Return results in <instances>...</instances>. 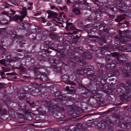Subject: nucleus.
I'll return each instance as SVG.
<instances>
[{
    "label": "nucleus",
    "instance_id": "nucleus-1",
    "mask_svg": "<svg viewBox=\"0 0 131 131\" xmlns=\"http://www.w3.org/2000/svg\"><path fill=\"white\" fill-rule=\"evenodd\" d=\"M97 83H95V82H93V83H90L87 84V88H86L85 86L84 88H83L85 91V93H88V91L91 92L93 94L98 93L97 92L99 90V85L96 84Z\"/></svg>",
    "mask_w": 131,
    "mask_h": 131
},
{
    "label": "nucleus",
    "instance_id": "nucleus-2",
    "mask_svg": "<svg viewBox=\"0 0 131 131\" xmlns=\"http://www.w3.org/2000/svg\"><path fill=\"white\" fill-rule=\"evenodd\" d=\"M78 52L77 51H69L68 53V55L70 56L69 58L70 59H74L78 63L80 62H82L83 59L82 58L80 57H78L77 58L76 57H75L74 56V54L76 53H77Z\"/></svg>",
    "mask_w": 131,
    "mask_h": 131
},
{
    "label": "nucleus",
    "instance_id": "nucleus-3",
    "mask_svg": "<svg viewBox=\"0 0 131 131\" xmlns=\"http://www.w3.org/2000/svg\"><path fill=\"white\" fill-rule=\"evenodd\" d=\"M23 10L20 12V14L22 15L19 16H18L16 15L15 16H12V18L16 20H19L20 21H22L23 19L26 16V8L25 7H23Z\"/></svg>",
    "mask_w": 131,
    "mask_h": 131
},
{
    "label": "nucleus",
    "instance_id": "nucleus-4",
    "mask_svg": "<svg viewBox=\"0 0 131 131\" xmlns=\"http://www.w3.org/2000/svg\"><path fill=\"white\" fill-rule=\"evenodd\" d=\"M73 24L71 23H66V26L65 28L66 30L70 31L71 30H73V32H70L69 33L70 35H72L73 34H76L77 32L75 30L77 29L74 26L72 25Z\"/></svg>",
    "mask_w": 131,
    "mask_h": 131
},
{
    "label": "nucleus",
    "instance_id": "nucleus-5",
    "mask_svg": "<svg viewBox=\"0 0 131 131\" xmlns=\"http://www.w3.org/2000/svg\"><path fill=\"white\" fill-rule=\"evenodd\" d=\"M101 98V96L100 94L98 93L95 94L94 95L90 97L89 100L91 102L94 103L96 102L97 100H100Z\"/></svg>",
    "mask_w": 131,
    "mask_h": 131
},
{
    "label": "nucleus",
    "instance_id": "nucleus-6",
    "mask_svg": "<svg viewBox=\"0 0 131 131\" xmlns=\"http://www.w3.org/2000/svg\"><path fill=\"white\" fill-rule=\"evenodd\" d=\"M62 78L64 81L66 83L72 85H75V83L73 81H71L70 80V78L69 75H64L62 77Z\"/></svg>",
    "mask_w": 131,
    "mask_h": 131
},
{
    "label": "nucleus",
    "instance_id": "nucleus-7",
    "mask_svg": "<svg viewBox=\"0 0 131 131\" xmlns=\"http://www.w3.org/2000/svg\"><path fill=\"white\" fill-rule=\"evenodd\" d=\"M31 89L27 87L25 88V89L23 90L24 92L18 94V98L19 99H23L25 97L26 94L27 93L31 90Z\"/></svg>",
    "mask_w": 131,
    "mask_h": 131
},
{
    "label": "nucleus",
    "instance_id": "nucleus-8",
    "mask_svg": "<svg viewBox=\"0 0 131 131\" xmlns=\"http://www.w3.org/2000/svg\"><path fill=\"white\" fill-rule=\"evenodd\" d=\"M115 59V58L114 57L112 56H111L110 55L106 56L105 59L107 63H112L114 64H118V62L114 60Z\"/></svg>",
    "mask_w": 131,
    "mask_h": 131
},
{
    "label": "nucleus",
    "instance_id": "nucleus-9",
    "mask_svg": "<svg viewBox=\"0 0 131 131\" xmlns=\"http://www.w3.org/2000/svg\"><path fill=\"white\" fill-rule=\"evenodd\" d=\"M106 123L107 124V128L106 131H114L115 128L114 124L109 121H106Z\"/></svg>",
    "mask_w": 131,
    "mask_h": 131
},
{
    "label": "nucleus",
    "instance_id": "nucleus-10",
    "mask_svg": "<svg viewBox=\"0 0 131 131\" xmlns=\"http://www.w3.org/2000/svg\"><path fill=\"white\" fill-rule=\"evenodd\" d=\"M126 92V94L123 96L122 97L124 101H128L131 100V91Z\"/></svg>",
    "mask_w": 131,
    "mask_h": 131
},
{
    "label": "nucleus",
    "instance_id": "nucleus-11",
    "mask_svg": "<svg viewBox=\"0 0 131 131\" xmlns=\"http://www.w3.org/2000/svg\"><path fill=\"white\" fill-rule=\"evenodd\" d=\"M131 36L130 37L127 36H122V38L120 39V41L123 44L127 43L128 41L131 40Z\"/></svg>",
    "mask_w": 131,
    "mask_h": 131
},
{
    "label": "nucleus",
    "instance_id": "nucleus-12",
    "mask_svg": "<svg viewBox=\"0 0 131 131\" xmlns=\"http://www.w3.org/2000/svg\"><path fill=\"white\" fill-rule=\"evenodd\" d=\"M98 82V83H97L96 84H105L106 83V82L105 81V80L101 76H97V75L96 78V80H95V82Z\"/></svg>",
    "mask_w": 131,
    "mask_h": 131
},
{
    "label": "nucleus",
    "instance_id": "nucleus-13",
    "mask_svg": "<svg viewBox=\"0 0 131 131\" xmlns=\"http://www.w3.org/2000/svg\"><path fill=\"white\" fill-rule=\"evenodd\" d=\"M87 75L88 76V78L90 80V81H93L94 82H95V80H96L97 75L95 74V73L88 74Z\"/></svg>",
    "mask_w": 131,
    "mask_h": 131
},
{
    "label": "nucleus",
    "instance_id": "nucleus-14",
    "mask_svg": "<svg viewBox=\"0 0 131 131\" xmlns=\"http://www.w3.org/2000/svg\"><path fill=\"white\" fill-rule=\"evenodd\" d=\"M118 64L108 63L105 65L106 69L107 70L113 69L116 68L117 66L116 64Z\"/></svg>",
    "mask_w": 131,
    "mask_h": 131
},
{
    "label": "nucleus",
    "instance_id": "nucleus-15",
    "mask_svg": "<svg viewBox=\"0 0 131 131\" xmlns=\"http://www.w3.org/2000/svg\"><path fill=\"white\" fill-rule=\"evenodd\" d=\"M129 22L125 20L123 23H119L118 25L121 28H124L129 26Z\"/></svg>",
    "mask_w": 131,
    "mask_h": 131
},
{
    "label": "nucleus",
    "instance_id": "nucleus-16",
    "mask_svg": "<svg viewBox=\"0 0 131 131\" xmlns=\"http://www.w3.org/2000/svg\"><path fill=\"white\" fill-rule=\"evenodd\" d=\"M81 57L85 59H92V55L88 52H83L81 55Z\"/></svg>",
    "mask_w": 131,
    "mask_h": 131
},
{
    "label": "nucleus",
    "instance_id": "nucleus-17",
    "mask_svg": "<svg viewBox=\"0 0 131 131\" xmlns=\"http://www.w3.org/2000/svg\"><path fill=\"white\" fill-rule=\"evenodd\" d=\"M106 10L105 9L102 7L99 6L98 9H96L95 11V13H105Z\"/></svg>",
    "mask_w": 131,
    "mask_h": 131
},
{
    "label": "nucleus",
    "instance_id": "nucleus-18",
    "mask_svg": "<svg viewBox=\"0 0 131 131\" xmlns=\"http://www.w3.org/2000/svg\"><path fill=\"white\" fill-rule=\"evenodd\" d=\"M97 126L99 129L101 130H104L105 129L106 127L107 126H106L105 124L101 123L97 124Z\"/></svg>",
    "mask_w": 131,
    "mask_h": 131
},
{
    "label": "nucleus",
    "instance_id": "nucleus-19",
    "mask_svg": "<svg viewBox=\"0 0 131 131\" xmlns=\"http://www.w3.org/2000/svg\"><path fill=\"white\" fill-rule=\"evenodd\" d=\"M19 65H17L16 67H15V68L18 69H20V72L23 73L25 71V69L22 66V64L19 63Z\"/></svg>",
    "mask_w": 131,
    "mask_h": 131
},
{
    "label": "nucleus",
    "instance_id": "nucleus-20",
    "mask_svg": "<svg viewBox=\"0 0 131 131\" xmlns=\"http://www.w3.org/2000/svg\"><path fill=\"white\" fill-rule=\"evenodd\" d=\"M125 19V17L123 15H119L117 16V18L115 19V21L116 22L119 23L122 20Z\"/></svg>",
    "mask_w": 131,
    "mask_h": 131
},
{
    "label": "nucleus",
    "instance_id": "nucleus-21",
    "mask_svg": "<svg viewBox=\"0 0 131 131\" xmlns=\"http://www.w3.org/2000/svg\"><path fill=\"white\" fill-rule=\"evenodd\" d=\"M128 67L127 66V63L126 67L123 66L119 68L118 70L119 72H122L123 73H124L126 72L127 70H128Z\"/></svg>",
    "mask_w": 131,
    "mask_h": 131
},
{
    "label": "nucleus",
    "instance_id": "nucleus-22",
    "mask_svg": "<svg viewBox=\"0 0 131 131\" xmlns=\"http://www.w3.org/2000/svg\"><path fill=\"white\" fill-rule=\"evenodd\" d=\"M86 72V70L84 69H78L75 72L77 74L83 75L85 74Z\"/></svg>",
    "mask_w": 131,
    "mask_h": 131
},
{
    "label": "nucleus",
    "instance_id": "nucleus-23",
    "mask_svg": "<svg viewBox=\"0 0 131 131\" xmlns=\"http://www.w3.org/2000/svg\"><path fill=\"white\" fill-rule=\"evenodd\" d=\"M105 84H103V85H101L100 86L99 85V89L100 90H99L98 91L100 90L103 92L106 91L108 87L107 86V87H106L107 85Z\"/></svg>",
    "mask_w": 131,
    "mask_h": 131
},
{
    "label": "nucleus",
    "instance_id": "nucleus-24",
    "mask_svg": "<svg viewBox=\"0 0 131 131\" xmlns=\"http://www.w3.org/2000/svg\"><path fill=\"white\" fill-rule=\"evenodd\" d=\"M117 88L116 91L117 94L120 96L123 95L124 93V90L120 87H117Z\"/></svg>",
    "mask_w": 131,
    "mask_h": 131
},
{
    "label": "nucleus",
    "instance_id": "nucleus-25",
    "mask_svg": "<svg viewBox=\"0 0 131 131\" xmlns=\"http://www.w3.org/2000/svg\"><path fill=\"white\" fill-rule=\"evenodd\" d=\"M49 38H50L52 39L56 40L58 38H61L62 39L63 38L62 37H60L59 36H57L56 35H55L54 34H49Z\"/></svg>",
    "mask_w": 131,
    "mask_h": 131
},
{
    "label": "nucleus",
    "instance_id": "nucleus-26",
    "mask_svg": "<svg viewBox=\"0 0 131 131\" xmlns=\"http://www.w3.org/2000/svg\"><path fill=\"white\" fill-rule=\"evenodd\" d=\"M129 124L128 123L126 122L125 123H121L120 127L122 128H127V129L128 127H129Z\"/></svg>",
    "mask_w": 131,
    "mask_h": 131
},
{
    "label": "nucleus",
    "instance_id": "nucleus-27",
    "mask_svg": "<svg viewBox=\"0 0 131 131\" xmlns=\"http://www.w3.org/2000/svg\"><path fill=\"white\" fill-rule=\"evenodd\" d=\"M125 91H131V83H125Z\"/></svg>",
    "mask_w": 131,
    "mask_h": 131
},
{
    "label": "nucleus",
    "instance_id": "nucleus-28",
    "mask_svg": "<svg viewBox=\"0 0 131 131\" xmlns=\"http://www.w3.org/2000/svg\"><path fill=\"white\" fill-rule=\"evenodd\" d=\"M40 79L42 81H47L49 78L47 75L43 74L41 75Z\"/></svg>",
    "mask_w": 131,
    "mask_h": 131
},
{
    "label": "nucleus",
    "instance_id": "nucleus-29",
    "mask_svg": "<svg viewBox=\"0 0 131 131\" xmlns=\"http://www.w3.org/2000/svg\"><path fill=\"white\" fill-rule=\"evenodd\" d=\"M94 69V67L92 66H90L89 67L87 68L86 70V74L87 75L88 74H90L89 73V72H90V73H92L91 71H93V70Z\"/></svg>",
    "mask_w": 131,
    "mask_h": 131
},
{
    "label": "nucleus",
    "instance_id": "nucleus-30",
    "mask_svg": "<svg viewBox=\"0 0 131 131\" xmlns=\"http://www.w3.org/2000/svg\"><path fill=\"white\" fill-rule=\"evenodd\" d=\"M93 26L95 29H98L99 28L102 27L101 23L99 21L95 22L93 25Z\"/></svg>",
    "mask_w": 131,
    "mask_h": 131
},
{
    "label": "nucleus",
    "instance_id": "nucleus-31",
    "mask_svg": "<svg viewBox=\"0 0 131 131\" xmlns=\"http://www.w3.org/2000/svg\"><path fill=\"white\" fill-rule=\"evenodd\" d=\"M117 6L119 7L123 8L126 6V4H123L122 1L117 2Z\"/></svg>",
    "mask_w": 131,
    "mask_h": 131
},
{
    "label": "nucleus",
    "instance_id": "nucleus-32",
    "mask_svg": "<svg viewBox=\"0 0 131 131\" xmlns=\"http://www.w3.org/2000/svg\"><path fill=\"white\" fill-rule=\"evenodd\" d=\"M96 15L95 18H94V20H97L98 21L100 20L101 19V16L100 13H95Z\"/></svg>",
    "mask_w": 131,
    "mask_h": 131
},
{
    "label": "nucleus",
    "instance_id": "nucleus-33",
    "mask_svg": "<svg viewBox=\"0 0 131 131\" xmlns=\"http://www.w3.org/2000/svg\"><path fill=\"white\" fill-rule=\"evenodd\" d=\"M73 11L75 13V15H77L80 14V10L76 8H74L73 10Z\"/></svg>",
    "mask_w": 131,
    "mask_h": 131
},
{
    "label": "nucleus",
    "instance_id": "nucleus-34",
    "mask_svg": "<svg viewBox=\"0 0 131 131\" xmlns=\"http://www.w3.org/2000/svg\"><path fill=\"white\" fill-rule=\"evenodd\" d=\"M102 27L99 28V34H100V35L103 36V35H105L106 34L105 32H104V31L102 29Z\"/></svg>",
    "mask_w": 131,
    "mask_h": 131
},
{
    "label": "nucleus",
    "instance_id": "nucleus-35",
    "mask_svg": "<svg viewBox=\"0 0 131 131\" xmlns=\"http://www.w3.org/2000/svg\"><path fill=\"white\" fill-rule=\"evenodd\" d=\"M53 107L54 109H55V110L59 111H63V108H61V107L57 105H53Z\"/></svg>",
    "mask_w": 131,
    "mask_h": 131
},
{
    "label": "nucleus",
    "instance_id": "nucleus-36",
    "mask_svg": "<svg viewBox=\"0 0 131 131\" xmlns=\"http://www.w3.org/2000/svg\"><path fill=\"white\" fill-rule=\"evenodd\" d=\"M120 56L121 57L123 58V59H125V60H126V61H127L128 60V55L126 54V53H123Z\"/></svg>",
    "mask_w": 131,
    "mask_h": 131
},
{
    "label": "nucleus",
    "instance_id": "nucleus-37",
    "mask_svg": "<svg viewBox=\"0 0 131 131\" xmlns=\"http://www.w3.org/2000/svg\"><path fill=\"white\" fill-rule=\"evenodd\" d=\"M4 45H0V51L3 53H5L6 51V49L4 47Z\"/></svg>",
    "mask_w": 131,
    "mask_h": 131
},
{
    "label": "nucleus",
    "instance_id": "nucleus-38",
    "mask_svg": "<svg viewBox=\"0 0 131 131\" xmlns=\"http://www.w3.org/2000/svg\"><path fill=\"white\" fill-rule=\"evenodd\" d=\"M12 37L14 39H20L22 37L21 36L16 35L13 34L12 35Z\"/></svg>",
    "mask_w": 131,
    "mask_h": 131
},
{
    "label": "nucleus",
    "instance_id": "nucleus-39",
    "mask_svg": "<svg viewBox=\"0 0 131 131\" xmlns=\"http://www.w3.org/2000/svg\"><path fill=\"white\" fill-rule=\"evenodd\" d=\"M122 122H120L119 120L117 119L115 120L114 123L115 125L117 126L120 127Z\"/></svg>",
    "mask_w": 131,
    "mask_h": 131
},
{
    "label": "nucleus",
    "instance_id": "nucleus-40",
    "mask_svg": "<svg viewBox=\"0 0 131 131\" xmlns=\"http://www.w3.org/2000/svg\"><path fill=\"white\" fill-rule=\"evenodd\" d=\"M117 87L120 88H123L125 89V84L124 83H119L117 85Z\"/></svg>",
    "mask_w": 131,
    "mask_h": 131
},
{
    "label": "nucleus",
    "instance_id": "nucleus-41",
    "mask_svg": "<svg viewBox=\"0 0 131 131\" xmlns=\"http://www.w3.org/2000/svg\"><path fill=\"white\" fill-rule=\"evenodd\" d=\"M30 70H32L34 71L35 73V72H36V71L38 70L39 68L34 66H32L30 67Z\"/></svg>",
    "mask_w": 131,
    "mask_h": 131
},
{
    "label": "nucleus",
    "instance_id": "nucleus-42",
    "mask_svg": "<svg viewBox=\"0 0 131 131\" xmlns=\"http://www.w3.org/2000/svg\"><path fill=\"white\" fill-rule=\"evenodd\" d=\"M76 81L78 83L79 85V86H82L83 88H84L85 86L83 85L82 84H81V80L78 79H76Z\"/></svg>",
    "mask_w": 131,
    "mask_h": 131
},
{
    "label": "nucleus",
    "instance_id": "nucleus-43",
    "mask_svg": "<svg viewBox=\"0 0 131 131\" xmlns=\"http://www.w3.org/2000/svg\"><path fill=\"white\" fill-rule=\"evenodd\" d=\"M102 29H103L104 30V32H105L106 34L108 33L109 31L110 30V28L109 27H102Z\"/></svg>",
    "mask_w": 131,
    "mask_h": 131
},
{
    "label": "nucleus",
    "instance_id": "nucleus-44",
    "mask_svg": "<svg viewBox=\"0 0 131 131\" xmlns=\"http://www.w3.org/2000/svg\"><path fill=\"white\" fill-rule=\"evenodd\" d=\"M58 15V14L57 13L52 12L50 17H52L53 18H56L57 17Z\"/></svg>",
    "mask_w": 131,
    "mask_h": 131
},
{
    "label": "nucleus",
    "instance_id": "nucleus-45",
    "mask_svg": "<svg viewBox=\"0 0 131 131\" xmlns=\"http://www.w3.org/2000/svg\"><path fill=\"white\" fill-rule=\"evenodd\" d=\"M18 27L20 30L24 29V24L23 23H21L18 25Z\"/></svg>",
    "mask_w": 131,
    "mask_h": 131
},
{
    "label": "nucleus",
    "instance_id": "nucleus-46",
    "mask_svg": "<svg viewBox=\"0 0 131 131\" xmlns=\"http://www.w3.org/2000/svg\"><path fill=\"white\" fill-rule=\"evenodd\" d=\"M110 9L111 10L115 12H117L118 11V9L115 7H110Z\"/></svg>",
    "mask_w": 131,
    "mask_h": 131
},
{
    "label": "nucleus",
    "instance_id": "nucleus-47",
    "mask_svg": "<svg viewBox=\"0 0 131 131\" xmlns=\"http://www.w3.org/2000/svg\"><path fill=\"white\" fill-rule=\"evenodd\" d=\"M30 85L33 88H36L38 87V84L35 82L31 83Z\"/></svg>",
    "mask_w": 131,
    "mask_h": 131
},
{
    "label": "nucleus",
    "instance_id": "nucleus-48",
    "mask_svg": "<svg viewBox=\"0 0 131 131\" xmlns=\"http://www.w3.org/2000/svg\"><path fill=\"white\" fill-rule=\"evenodd\" d=\"M124 74L126 77H130L131 75V72H124Z\"/></svg>",
    "mask_w": 131,
    "mask_h": 131
},
{
    "label": "nucleus",
    "instance_id": "nucleus-49",
    "mask_svg": "<svg viewBox=\"0 0 131 131\" xmlns=\"http://www.w3.org/2000/svg\"><path fill=\"white\" fill-rule=\"evenodd\" d=\"M111 21L110 19H106L103 20V23L106 25H108L111 22Z\"/></svg>",
    "mask_w": 131,
    "mask_h": 131
},
{
    "label": "nucleus",
    "instance_id": "nucleus-50",
    "mask_svg": "<svg viewBox=\"0 0 131 131\" xmlns=\"http://www.w3.org/2000/svg\"><path fill=\"white\" fill-rule=\"evenodd\" d=\"M119 49L122 51H124L126 50L127 48L126 47L123 46L119 47Z\"/></svg>",
    "mask_w": 131,
    "mask_h": 131
},
{
    "label": "nucleus",
    "instance_id": "nucleus-51",
    "mask_svg": "<svg viewBox=\"0 0 131 131\" xmlns=\"http://www.w3.org/2000/svg\"><path fill=\"white\" fill-rule=\"evenodd\" d=\"M57 91V90L56 89V87H53L51 90V92L52 93H54L56 92Z\"/></svg>",
    "mask_w": 131,
    "mask_h": 131
},
{
    "label": "nucleus",
    "instance_id": "nucleus-52",
    "mask_svg": "<svg viewBox=\"0 0 131 131\" xmlns=\"http://www.w3.org/2000/svg\"><path fill=\"white\" fill-rule=\"evenodd\" d=\"M2 69L3 72H8L10 70V69H9L3 67H2Z\"/></svg>",
    "mask_w": 131,
    "mask_h": 131
},
{
    "label": "nucleus",
    "instance_id": "nucleus-53",
    "mask_svg": "<svg viewBox=\"0 0 131 131\" xmlns=\"http://www.w3.org/2000/svg\"><path fill=\"white\" fill-rule=\"evenodd\" d=\"M115 105H116L113 108H111L110 110H109V111L110 112L112 111L113 110H115L116 108L119 107V104H116Z\"/></svg>",
    "mask_w": 131,
    "mask_h": 131
},
{
    "label": "nucleus",
    "instance_id": "nucleus-54",
    "mask_svg": "<svg viewBox=\"0 0 131 131\" xmlns=\"http://www.w3.org/2000/svg\"><path fill=\"white\" fill-rule=\"evenodd\" d=\"M115 105H116L113 108H111L110 110H109V111L110 112L112 111L113 110H115L116 108L119 107V104H116Z\"/></svg>",
    "mask_w": 131,
    "mask_h": 131
},
{
    "label": "nucleus",
    "instance_id": "nucleus-55",
    "mask_svg": "<svg viewBox=\"0 0 131 131\" xmlns=\"http://www.w3.org/2000/svg\"><path fill=\"white\" fill-rule=\"evenodd\" d=\"M119 34L117 35V36H115V39H119V41H120V39L121 38H122V36L121 34H122V33L121 32V33L119 32Z\"/></svg>",
    "mask_w": 131,
    "mask_h": 131
},
{
    "label": "nucleus",
    "instance_id": "nucleus-56",
    "mask_svg": "<svg viewBox=\"0 0 131 131\" xmlns=\"http://www.w3.org/2000/svg\"><path fill=\"white\" fill-rule=\"evenodd\" d=\"M54 60L55 59L53 58H50L49 59V62L50 64H54Z\"/></svg>",
    "mask_w": 131,
    "mask_h": 131
},
{
    "label": "nucleus",
    "instance_id": "nucleus-57",
    "mask_svg": "<svg viewBox=\"0 0 131 131\" xmlns=\"http://www.w3.org/2000/svg\"><path fill=\"white\" fill-rule=\"evenodd\" d=\"M118 53L117 52H115L113 53H112L110 55L113 56L115 58V57L118 56Z\"/></svg>",
    "mask_w": 131,
    "mask_h": 131
},
{
    "label": "nucleus",
    "instance_id": "nucleus-58",
    "mask_svg": "<svg viewBox=\"0 0 131 131\" xmlns=\"http://www.w3.org/2000/svg\"><path fill=\"white\" fill-rule=\"evenodd\" d=\"M27 106L25 105L24 104H22L20 106V107H21V109L23 110H26L27 109L26 107Z\"/></svg>",
    "mask_w": 131,
    "mask_h": 131
},
{
    "label": "nucleus",
    "instance_id": "nucleus-59",
    "mask_svg": "<svg viewBox=\"0 0 131 131\" xmlns=\"http://www.w3.org/2000/svg\"><path fill=\"white\" fill-rule=\"evenodd\" d=\"M96 55H97V57H98V54L101 55V50L100 49L96 50L95 51Z\"/></svg>",
    "mask_w": 131,
    "mask_h": 131
},
{
    "label": "nucleus",
    "instance_id": "nucleus-60",
    "mask_svg": "<svg viewBox=\"0 0 131 131\" xmlns=\"http://www.w3.org/2000/svg\"><path fill=\"white\" fill-rule=\"evenodd\" d=\"M0 63L2 64V65H4V66H6V65L5 64V61L4 59L0 60Z\"/></svg>",
    "mask_w": 131,
    "mask_h": 131
},
{
    "label": "nucleus",
    "instance_id": "nucleus-61",
    "mask_svg": "<svg viewBox=\"0 0 131 131\" xmlns=\"http://www.w3.org/2000/svg\"><path fill=\"white\" fill-rule=\"evenodd\" d=\"M8 12L9 14L11 15H14L16 11L11 9Z\"/></svg>",
    "mask_w": 131,
    "mask_h": 131
},
{
    "label": "nucleus",
    "instance_id": "nucleus-62",
    "mask_svg": "<svg viewBox=\"0 0 131 131\" xmlns=\"http://www.w3.org/2000/svg\"><path fill=\"white\" fill-rule=\"evenodd\" d=\"M101 40L102 41V42L100 45H103L104 43H106V40L104 38H102L101 39Z\"/></svg>",
    "mask_w": 131,
    "mask_h": 131
},
{
    "label": "nucleus",
    "instance_id": "nucleus-63",
    "mask_svg": "<svg viewBox=\"0 0 131 131\" xmlns=\"http://www.w3.org/2000/svg\"><path fill=\"white\" fill-rule=\"evenodd\" d=\"M44 43L46 45L48 46L51 44V41H44Z\"/></svg>",
    "mask_w": 131,
    "mask_h": 131
},
{
    "label": "nucleus",
    "instance_id": "nucleus-64",
    "mask_svg": "<svg viewBox=\"0 0 131 131\" xmlns=\"http://www.w3.org/2000/svg\"><path fill=\"white\" fill-rule=\"evenodd\" d=\"M124 32L128 35H131V31L130 30H126L124 31Z\"/></svg>",
    "mask_w": 131,
    "mask_h": 131
}]
</instances>
